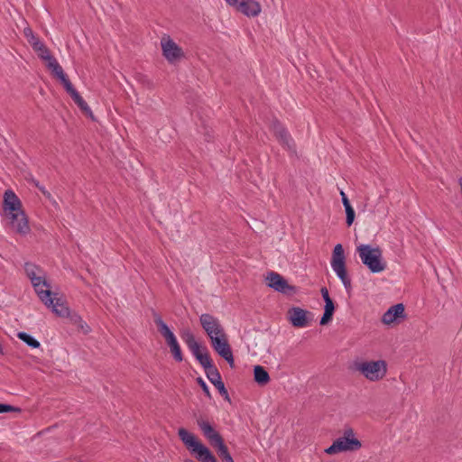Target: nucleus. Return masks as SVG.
I'll return each mask as SVG.
<instances>
[{"mask_svg":"<svg viewBox=\"0 0 462 462\" xmlns=\"http://www.w3.org/2000/svg\"><path fill=\"white\" fill-rule=\"evenodd\" d=\"M178 435L198 460L200 462H217L210 450L203 445L194 434L189 432L184 428H180L178 430Z\"/></svg>","mask_w":462,"mask_h":462,"instance_id":"f257e3e1","label":"nucleus"},{"mask_svg":"<svg viewBox=\"0 0 462 462\" xmlns=\"http://www.w3.org/2000/svg\"><path fill=\"white\" fill-rule=\"evenodd\" d=\"M356 250L362 263L372 273H376L385 270L386 263L383 260V252L379 246L373 247L370 245H360Z\"/></svg>","mask_w":462,"mask_h":462,"instance_id":"f03ea898","label":"nucleus"},{"mask_svg":"<svg viewBox=\"0 0 462 462\" xmlns=\"http://www.w3.org/2000/svg\"><path fill=\"white\" fill-rule=\"evenodd\" d=\"M362 447L360 440L356 438L352 428H346L343 436L337 438L331 446L325 449L328 455H334L340 452L358 450Z\"/></svg>","mask_w":462,"mask_h":462,"instance_id":"7ed1b4c3","label":"nucleus"},{"mask_svg":"<svg viewBox=\"0 0 462 462\" xmlns=\"http://www.w3.org/2000/svg\"><path fill=\"white\" fill-rule=\"evenodd\" d=\"M355 369L371 382L382 380L387 373V365L383 360L362 361L355 364Z\"/></svg>","mask_w":462,"mask_h":462,"instance_id":"20e7f679","label":"nucleus"},{"mask_svg":"<svg viewBox=\"0 0 462 462\" xmlns=\"http://www.w3.org/2000/svg\"><path fill=\"white\" fill-rule=\"evenodd\" d=\"M226 4L247 17H255L262 11L260 3L255 0H227Z\"/></svg>","mask_w":462,"mask_h":462,"instance_id":"39448f33","label":"nucleus"},{"mask_svg":"<svg viewBox=\"0 0 462 462\" xmlns=\"http://www.w3.org/2000/svg\"><path fill=\"white\" fill-rule=\"evenodd\" d=\"M210 342L214 350L223 357L231 367H234L235 360L226 333L221 336L212 337Z\"/></svg>","mask_w":462,"mask_h":462,"instance_id":"423d86ee","label":"nucleus"},{"mask_svg":"<svg viewBox=\"0 0 462 462\" xmlns=\"http://www.w3.org/2000/svg\"><path fill=\"white\" fill-rule=\"evenodd\" d=\"M199 322L210 340L212 337L225 333L219 319L210 314L205 313L200 315Z\"/></svg>","mask_w":462,"mask_h":462,"instance_id":"0eeeda50","label":"nucleus"},{"mask_svg":"<svg viewBox=\"0 0 462 462\" xmlns=\"http://www.w3.org/2000/svg\"><path fill=\"white\" fill-rule=\"evenodd\" d=\"M4 210L7 215H12L14 218L23 217L22 203L16 194L11 190H5L4 194ZM23 220V218H21Z\"/></svg>","mask_w":462,"mask_h":462,"instance_id":"6e6552de","label":"nucleus"},{"mask_svg":"<svg viewBox=\"0 0 462 462\" xmlns=\"http://www.w3.org/2000/svg\"><path fill=\"white\" fill-rule=\"evenodd\" d=\"M266 284L278 292H282L284 294H291L295 292L296 289L294 286H291L288 283V282L278 273L270 272L267 273Z\"/></svg>","mask_w":462,"mask_h":462,"instance_id":"1a4fd4ad","label":"nucleus"},{"mask_svg":"<svg viewBox=\"0 0 462 462\" xmlns=\"http://www.w3.org/2000/svg\"><path fill=\"white\" fill-rule=\"evenodd\" d=\"M161 46L164 58H183L184 52L182 49L171 38L170 35L164 34L161 39Z\"/></svg>","mask_w":462,"mask_h":462,"instance_id":"9d476101","label":"nucleus"},{"mask_svg":"<svg viewBox=\"0 0 462 462\" xmlns=\"http://www.w3.org/2000/svg\"><path fill=\"white\" fill-rule=\"evenodd\" d=\"M271 129L283 147L289 151H294L295 145L292 138L287 130L278 121L273 122Z\"/></svg>","mask_w":462,"mask_h":462,"instance_id":"9b49d317","label":"nucleus"},{"mask_svg":"<svg viewBox=\"0 0 462 462\" xmlns=\"http://www.w3.org/2000/svg\"><path fill=\"white\" fill-rule=\"evenodd\" d=\"M309 311L300 307H293L288 311V319L293 327L305 328L309 325Z\"/></svg>","mask_w":462,"mask_h":462,"instance_id":"f8f14e48","label":"nucleus"},{"mask_svg":"<svg viewBox=\"0 0 462 462\" xmlns=\"http://www.w3.org/2000/svg\"><path fill=\"white\" fill-rule=\"evenodd\" d=\"M46 67L51 71V75L60 81L64 88H67L71 84L67 74L64 72L62 67L59 64L58 60H46Z\"/></svg>","mask_w":462,"mask_h":462,"instance_id":"ddd939ff","label":"nucleus"},{"mask_svg":"<svg viewBox=\"0 0 462 462\" xmlns=\"http://www.w3.org/2000/svg\"><path fill=\"white\" fill-rule=\"evenodd\" d=\"M181 338L191 351L193 356L198 358L199 356L203 355L204 352H207V348L202 346L195 338V336L189 329H186L181 334Z\"/></svg>","mask_w":462,"mask_h":462,"instance_id":"4468645a","label":"nucleus"},{"mask_svg":"<svg viewBox=\"0 0 462 462\" xmlns=\"http://www.w3.org/2000/svg\"><path fill=\"white\" fill-rule=\"evenodd\" d=\"M404 305L402 303H398L391 308L383 315L382 322L386 325H391L394 322H398L399 319H403L404 315Z\"/></svg>","mask_w":462,"mask_h":462,"instance_id":"2eb2a0df","label":"nucleus"},{"mask_svg":"<svg viewBox=\"0 0 462 462\" xmlns=\"http://www.w3.org/2000/svg\"><path fill=\"white\" fill-rule=\"evenodd\" d=\"M197 424L211 446L222 439L220 434L212 427L208 421L203 419H198Z\"/></svg>","mask_w":462,"mask_h":462,"instance_id":"dca6fc26","label":"nucleus"},{"mask_svg":"<svg viewBox=\"0 0 462 462\" xmlns=\"http://www.w3.org/2000/svg\"><path fill=\"white\" fill-rule=\"evenodd\" d=\"M331 267L336 274L346 271V263L344 249L340 244H337L333 250Z\"/></svg>","mask_w":462,"mask_h":462,"instance_id":"f3484780","label":"nucleus"},{"mask_svg":"<svg viewBox=\"0 0 462 462\" xmlns=\"http://www.w3.org/2000/svg\"><path fill=\"white\" fill-rule=\"evenodd\" d=\"M65 90L69 94L73 101L78 105V106L81 109V111L88 116H89L92 120H94L93 113L87 104V102L81 97L79 92L75 89L73 85H70Z\"/></svg>","mask_w":462,"mask_h":462,"instance_id":"a211bd4d","label":"nucleus"},{"mask_svg":"<svg viewBox=\"0 0 462 462\" xmlns=\"http://www.w3.org/2000/svg\"><path fill=\"white\" fill-rule=\"evenodd\" d=\"M7 217L9 218L11 228L16 233L26 235L30 232L28 219L24 211H23V217H21L23 218V220L20 219V217L14 218L12 215H7Z\"/></svg>","mask_w":462,"mask_h":462,"instance_id":"6ab92c4d","label":"nucleus"},{"mask_svg":"<svg viewBox=\"0 0 462 462\" xmlns=\"http://www.w3.org/2000/svg\"><path fill=\"white\" fill-rule=\"evenodd\" d=\"M208 379L211 383L218 390L219 393L224 396L226 400L229 401L228 393L225 387V384L222 381L220 373L217 368L207 374Z\"/></svg>","mask_w":462,"mask_h":462,"instance_id":"aec40b11","label":"nucleus"},{"mask_svg":"<svg viewBox=\"0 0 462 462\" xmlns=\"http://www.w3.org/2000/svg\"><path fill=\"white\" fill-rule=\"evenodd\" d=\"M254 378L259 385H266L270 382L268 372L261 365L254 366Z\"/></svg>","mask_w":462,"mask_h":462,"instance_id":"412c9836","label":"nucleus"},{"mask_svg":"<svg viewBox=\"0 0 462 462\" xmlns=\"http://www.w3.org/2000/svg\"><path fill=\"white\" fill-rule=\"evenodd\" d=\"M47 307L51 308L52 311L60 317L69 315V308L64 305L60 299L52 298V303L45 304Z\"/></svg>","mask_w":462,"mask_h":462,"instance_id":"4be33fe9","label":"nucleus"},{"mask_svg":"<svg viewBox=\"0 0 462 462\" xmlns=\"http://www.w3.org/2000/svg\"><path fill=\"white\" fill-rule=\"evenodd\" d=\"M165 341H166L167 345L169 346L170 350H171L174 359L177 362H181L183 360V356H182V352H181L180 346L177 341L176 337L173 336Z\"/></svg>","mask_w":462,"mask_h":462,"instance_id":"5701e85b","label":"nucleus"},{"mask_svg":"<svg viewBox=\"0 0 462 462\" xmlns=\"http://www.w3.org/2000/svg\"><path fill=\"white\" fill-rule=\"evenodd\" d=\"M154 322L157 325L159 332L162 335V337L165 338V340L169 339L170 337L175 336L170 328L167 326V324L162 319L161 316L158 314L153 315Z\"/></svg>","mask_w":462,"mask_h":462,"instance_id":"b1692460","label":"nucleus"},{"mask_svg":"<svg viewBox=\"0 0 462 462\" xmlns=\"http://www.w3.org/2000/svg\"><path fill=\"white\" fill-rule=\"evenodd\" d=\"M335 305L332 300L325 301L324 314L320 319V325H327L332 319Z\"/></svg>","mask_w":462,"mask_h":462,"instance_id":"393cba45","label":"nucleus"},{"mask_svg":"<svg viewBox=\"0 0 462 462\" xmlns=\"http://www.w3.org/2000/svg\"><path fill=\"white\" fill-rule=\"evenodd\" d=\"M32 48L37 53L38 58H53L49 49L42 41L32 42Z\"/></svg>","mask_w":462,"mask_h":462,"instance_id":"a878e982","label":"nucleus"},{"mask_svg":"<svg viewBox=\"0 0 462 462\" xmlns=\"http://www.w3.org/2000/svg\"><path fill=\"white\" fill-rule=\"evenodd\" d=\"M197 360L199 362V364L203 366L205 369L206 374L213 370H215L217 367L213 365L212 360L207 352H204L203 355H200L198 356Z\"/></svg>","mask_w":462,"mask_h":462,"instance_id":"bb28decb","label":"nucleus"},{"mask_svg":"<svg viewBox=\"0 0 462 462\" xmlns=\"http://www.w3.org/2000/svg\"><path fill=\"white\" fill-rule=\"evenodd\" d=\"M45 286L38 287V290H35L39 298L44 304L52 303V296L51 291L49 288L43 289Z\"/></svg>","mask_w":462,"mask_h":462,"instance_id":"cd10ccee","label":"nucleus"},{"mask_svg":"<svg viewBox=\"0 0 462 462\" xmlns=\"http://www.w3.org/2000/svg\"><path fill=\"white\" fill-rule=\"evenodd\" d=\"M17 337L33 348H38L40 346V342L25 332H19Z\"/></svg>","mask_w":462,"mask_h":462,"instance_id":"c85d7f7f","label":"nucleus"},{"mask_svg":"<svg viewBox=\"0 0 462 462\" xmlns=\"http://www.w3.org/2000/svg\"><path fill=\"white\" fill-rule=\"evenodd\" d=\"M212 446L217 448V454L221 458L230 455L227 447L224 444L223 439Z\"/></svg>","mask_w":462,"mask_h":462,"instance_id":"c756f323","label":"nucleus"},{"mask_svg":"<svg viewBox=\"0 0 462 462\" xmlns=\"http://www.w3.org/2000/svg\"><path fill=\"white\" fill-rule=\"evenodd\" d=\"M31 282L32 283L34 290H38V287L41 286H46V288L50 287L47 281L40 275H37L34 278L31 279Z\"/></svg>","mask_w":462,"mask_h":462,"instance_id":"7c9ffc66","label":"nucleus"},{"mask_svg":"<svg viewBox=\"0 0 462 462\" xmlns=\"http://www.w3.org/2000/svg\"><path fill=\"white\" fill-rule=\"evenodd\" d=\"M337 275L341 280V282L344 284L346 290V291H350L351 287H352L351 286V280H350V278L347 275L346 270L342 272V273H337Z\"/></svg>","mask_w":462,"mask_h":462,"instance_id":"2f4dec72","label":"nucleus"},{"mask_svg":"<svg viewBox=\"0 0 462 462\" xmlns=\"http://www.w3.org/2000/svg\"><path fill=\"white\" fill-rule=\"evenodd\" d=\"M346 214V225L350 226L355 220V210L351 205L345 207Z\"/></svg>","mask_w":462,"mask_h":462,"instance_id":"473e14b6","label":"nucleus"},{"mask_svg":"<svg viewBox=\"0 0 462 462\" xmlns=\"http://www.w3.org/2000/svg\"><path fill=\"white\" fill-rule=\"evenodd\" d=\"M25 272L31 280V279L34 278L35 276H37V272H39V269L37 266H35L32 263H26L25 264Z\"/></svg>","mask_w":462,"mask_h":462,"instance_id":"72a5a7b5","label":"nucleus"},{"mask_svg":"<svg viewBox=\"0 0 462 462\" xmlns=\"http://www.w3.org/2000/svg\"><path fill=\"white\" fill-rule=\"evenodd\" d=\"M75 322L79 324V327L81 328L84 334H88L90 331L88 324L84 322L80 317H77V319H75Z\"/></svg>","mask_w":462,"mask_h":462,"instance_id":"f704fd0d","label":"nucleus"},{"mask_svg":"<svg viewBox=\"0 0 462 462\" xmlns=\"http://www.w3.org/2000/svg\"><path fill=\"white\" fill-rule=\"evenodd\" d=\"M9 411H20V409L9 404L0 403V413Z\"/></svg>","mask_w":462,"mask_h":462,"instance_id":"c9c22d12","label":"nucleus"},{"mask_svg":"<svg viewBox=\"0 0 462 462\" xmlns=\"http://www.w3.org/2000/svg\"><path fill=\"white\" fill-rule=\"evenodd\" d=\"M197 382L200 385V387L202 388L203 392L207 394V396L210 397L209 389H208L207 383L204 382V380L201 377H199L197 379Z\"/></svg>","mask_w":462,"mask_h":462,"instance_id":"e433bc0d","label":"nucleus"},{"mask_svg":"<svg viewBox=\"0 0 462 462\" xmlns=\"http://www.w3.org/2000/svg\"><path fill=\"white\" fill-rule=\"evenodd\" d=\"M39 189L42 191V193L45 196L46 199H48L53 204H56V201L53 199L51 194L48 190H46L44 187H39Z\"/></svg>","mask_w":462,"mask_h":462,"instance_id":"4c0bfd02","label":"nucleus"},{"mask_svg":"<svg viewBox=\"0 0 462 462\" xmlns=\"http://www.w3.org/2000/svg\"><path fill=\"white\" fill-rule=\"evenodd\" d=\"M320 292H321V295H322V298L324 300V301H327L328 300H332L329 296V293H328V291L326 287H322L320 289Z\"/></svg>","mask_w":462,"mask_h":462,"instance_id":"58836bf2","label":"nucleus"},{"mask_svg":"<svg viewBox=\"0 0 462 462\" xmlns=\"http://www.w3.org/2000/svg\"><path fill=\"white\" fill-rule=\"evenodd\" d=\"M340 196H341L342 203H343L344 207L351 205L349 200H348V199H347V197H346V193L343 190L340 191Z\"/></svg>","mask_w":462,"mask_h":462,"instance_id":"ea45409f","label":"nucleus"},{"mask_svg":"<svg viewBox=\"0 0 462 462\" xmlns=\"http://www.w3.org/2000/svg\"><path fill=\"white\" fill-rule=\"evenodd\" d=\"M23 34L26 39H28L30 36H32L34 33L30 27H26L23 30Z\"/></svg>","mask_w":462,"mask_h":462,"instance_id":"a19ab883","label":"nucleus"},{"mask_svg":"<svg viewBox=\"0 0 462 462\" xmlns=\"http://www.w3.org/2000/svg\"><path fill=\"white\" fill-rule=\"evenodd\" d=\"M28 43L32 46V42H39L40 39L39 37H37L35 34H33L32 36H30L28 39H26Z\"/></svg>","mask_w":462,"mask_h":462,"instance_id":"79ce46f5","label":"nucleus"},{"mask_svg":"<svg viewBox=\"0 0 462 462\" xmlns=\"http://www.w3.org/2000/svg\"><path fill=\"white\" fill-rule=\"evenodd\" d=\"M223 462H234L231 455L222 457Z\"/></svg>","mask_w":462,"mask_h":462,"instance_id":"37998d69","label":"nucleus"},{"mask_svg":"<svg viewBox=\"0 0 462 462\" xmlns=\"http://www.w3.org/2000/svg\"><path fill=\"white\" fill-rule=\"evenodd\" d=\"M184 462H194V461L191 459H186V460H184Z\"/></svg>","mask_w":462,"mask_h":462,"instance_id":"c03bdc74","label":"nucleus"},{"mask_svg":"<svg viewBox=\"0 0 462 462\" xmlns=\"http://www.w3.org/2000/svg\"><path fill=\"white\" fill-rule=\"evenodd\" d=\"M225 1L226 2L227 0H225Z\"/></svg>","mask_w":462,"mask_h":462,"instance_id":"a18cd8bd","label":"nucleus"}]
</instances>
